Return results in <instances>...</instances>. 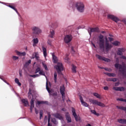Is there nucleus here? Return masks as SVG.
Returning a JSON list of instances; mask_svg holds the SVG:
<instances>
[{"label":"nucleus","instance_id":"1","mask_svg":"<svg viewBox=\"0 0 126 126\" xmlns=\"http://www.w3.org/2000/svg\"><path fill=\"white\" fill-rule=\"evenodd\" d=\"M105 43L104 40V35L100 34L98 37L97 43L99 45L100 49L103 50V51L105 49L106 52H109L113 48V45L109 43V40H108L107 37H105Z\"/></svg>","mask_w":126,"mask_h":126},{"label":"nucleus","instance_id":"2","mask_svg":"<svg viewBox=\"0 0 126 126\" xmlns=\"http://www.w3.org/2000/svg\"><path fill=\"white\" fill-rule=\"evenodd\" d=\"M120 60L119 58H117L116 60V63L115 64V67L116 68H119V72L122 73L123 76H126V64H123V65H122L121 64L119 63Z\"/></svg>","mask_w":126,"mask_h":126},{"label":"nucleus","instance_id":"3","mask_svg":"<svg viewBox=\"0 0 126 126\" xmlns=\"http://www.w3.org/2000/svg\"><path fill=\"white\" fill-rule=\"evenodd\" d=\"M55 68L57 70V72L59 75H63V73H62V71L63 70V63H58L55 66Z\"/></svg>","mask_w":126,"mask_h":126},{"label":"nucleus","instance_id":"4","mask_svg":"<svg viewBox=\"0 0 126 126\" xmlns=\"http://www.w3.org/2000/svg\"><path fill=\"white\" fill-rule=\"evenodd\" d=\"M75 6L80 12L84 11V4L83 3L77 2L75 4Z\"/></svg>","mask_w":126,"mask_h":126},{"label":"nucleus","instance_id":"5","mask_svg":"<svg viewBox=\"0 0 126 126\" xmlns=\"http://www.w3.org/2000/svg\"><path fill=\"white\" fill-rule=\"evenodd\" d=\"M89 101L90 102V103H92V104H94V105H97V106H99V107H102V108H104V107L105 106L104 103L98 101V100L90 99Z\"/></svg>","mask_w":126,"mask_h":126},{"label":"nucleus","instance_id":"6","mask_svg":"<svg viewBox=\"0 0 126 126\" xmlns=\"http://www.w3.org/2000/svg\"><path fill=\"white\" fill-rule=\"evenodd\" d=\"M71 40H72V35H71V34H67L65 35L64 37V43L68 44V43H70V42H71Z\"/></svg>","mask_w":126,"mask_h":126},{"label":"nucleus","instance_id":"7","mask_svg":"<svg viewBox=\"0 0 126 126\" xmlns=\"http://www.w3.org/2000/svg\"><path fill=\"white\" fill-rule=\"evenodd\" d=\"M96 57L99 60V61H103L104 62H106L107 63H110V62H111V60L104 57H102L98 54L96 55Z\"/></svg>","mask_w":126,"mask_h":126},{"label":"nucleus","instance_id":"8","mask_svg":"<svg viewBox=\"0 0 126 126\" xmlns=\"http://www.w3.org/2000/svg\"><path fill=\"white\" fill-rule=\"evenodd\" d=\"M32 31L33 34H40V33H41V30H40V29H39V28L37 27H32Z\"/></svg>","mask_w":126,"mask_h":126},{"label":"nucleus","instance_id":"9","mask_svg":"<svg viewBox=\"0 0 126 126\" xmlns=\"http://www.w3.org/2000/svg\"><path fill=\"white\" fill-rule=\"evenodd\" d=\"M107 18L108 19H111L113 21H115V22H116V23H117L118 21L120 20L119 18H118L117 17L111 14H109L107 15Z\"/></svg>","mask_w":126,"mask_h":126},{"label":"nucleus","instance_id":"10","mask_svg":"<svg viewBox=\"0 0 126 126\" xmlns=\"http://www.w3.org/2000/svg\"><path fill=\"white\" fill-rule=\"evenodd\" d=\"M72 113L73 116H74V118H75L76 122H78L80 120V119L78 118L77 114H76V112H75V109L73 107H72Z\"/></svg>","mask_w":126,"mask_h":126},{"label":"nucleus","instance_id":"11","mask_svg":"<svg viewBox=\"0 0 126 126\" xmlns=\"http://www.w3.org/2000/svg\"><path fill=\"white\" fill-rule=\"evenodd\" d=\"M125 52H126V48H118L117 51V55H118V56H123V53H125Z\"/></svg>","mask_w":126,"mask_h":126},{"label":"nucleus","instance_id":"12","mask_svg":"<svg viewBox=\"0 0 126 126\" xmlns=\"http://www.w3.org/2000/svg\"><path fill=\"white\" fill-rule=\"evenodd\" d=\"M65 117L68 123H71V117H70L69 113L66 112Z\"/></svg>","mask_w":126,"mask_h":126},{"label":"nucleus","instance_id":"13","mask_svg":"<svg viewBox=\"0 0 126 126\" xmlns=\"http://www.w3.org/2000/svg\"><path fill=\"white\" fill-rule=\"evenodd\" d=\"M113 89L115 91H125V88L124 87H114L113 88Z\"/></svg>","mask_w":126,"mask_h":126},{"label":"nucleus","instance_id":"14","mask_svg":"<svg viewBox=\"0 0 126 126\" xmlns=\"http://www.w3.org/2000/svg\"><path fill=\"white\" fill-rule=\"evenodd\" d=\"M91 32H99V28H90V32H89V34L90 36H91Z\"/></svg>","mask_w":126,"mask_h":126},{"label":"nucleus","instance_id":"15","mask_svg":"<svg viewBox=\"0 0 126 126\" xmlns=\"http://www.w3.org/2000/svg\"><path fill=\"white\" fill-rule=\"evenodd\" d=\"M80 100L81 102L82 105H83V106H84V107H88L89 106V105H88L87 103H86V102L84 101V100H83L82 96H80Z\"/></svg>","mask_w":126,"mask_h":126},{"label":"nucleus","instance_id":"16","mask_svg":"<svg viewBox=\"0 0 126 126\" xmlns=\"http://www.w3.org/2000/svg\"><path fill=\"white\" fill-rule=\"evenodd\" d=\"M52 56L53 63H58L59 61V59H58V57L55 56V53H52Z\"/></svg>","mask_w":126,"mask_h":126},{"label":"nucleus","instance_id":"17","mask_svg":"<svg viewBox=\"0 0 126 126\" xmlns=\"http://www.w3.org/2000/svg\"><path fill=\"white\" fill-rule=\"evenodd\" d=\"M53 117H55L56 119H59V120H63V118L62 115L59 113L53 114Z\"/></svg>","mask_w":126,"mask_h":126},{"label":"nucleus","instance_id":"18","mask_svg":"<svg viewBox=\"0 0 126 126\" xmlns=\"http://www.w3.org/2000/svg\"><path fill=\"white\" fill-rule=\"evenodd\" d=\"M33 108H34V99L32 98L31 100V106L30 108L31 113H32Z\"/></svg>","mask_w":126,"mask_h":126},{"label":"nucleus","instance_id":"19","mask_svg":"<svg viewBox=\"0 0 126 126\" xmlns=\"http://www.w3.org/2000/svg\"><path fill=\"white\" fill-rule=\"evenodd\" d=\"M118 122L122 125H126V119H118Z\"/></svg>","mask_w":126,"mask_h":126},{"label":"nucleus","instance_id":"20","mask_svg":"<svg viewBox=\"0 0 126 126\" xmlns=\"http://www.w3.org/2000/svg\"><path fill=\"white\" fill-rule=\"evenodd\" d=\"M21 102L23 104H24L25 107H27V106L29 105L28 100H27V99H22Z\"/></svg>","mask_w":126,"mask_h":126},{"label":"nucleus","instance_id":"21","mask_svg":"<svg viewBox=\"0 0 126 126\" xmlns=\"http://www.w3.org/2000/svg\"><path fill=\"white\" fill-rule=\"evenodd\" d=\"M16 54H17V55L18 56H26V53H25V52H20L18 51H16Z\"/></svg>","mask_w":126,"mask_h":126},{"label":"nucleus","instance_id":"22","mask_svg":"<svg viewBox=\"0 0 126 126\" xmlns=\"http://www.w3.org/2000/svg\"><path fill=\"white\" fill-rule=\"evenodd\" d=\"M33 46L35 47L36 46V45H37V44H38V43H39V39H38V38H34L33 39Z\"/></svg>","mask_w":126,"mask_h":126},{"label":"nucleus","instance_id":"23","mask_svg":"<svg viewBox=\"0 0 126 126\" xmlns=\"http://www.w3.org/2000/svg\"><path fill=\"white\" fill-rule=\"evenodd\" d=\"M42 50L43 52V56L44 58L47 57V48H45L44 46H42Z\"/></svg>","mask_w":126,"mask_h":126},{"label":"nucleus","instance_id":"24","mask_svg":"<svg viewBox=\"0 0 126 126\" xmlns=\"http://www.w3.org/2000/svg\"><path fill=\"white\" fill-rule=\"evenodd\" d=\"M50 34L49 35V37L50 38H54V35H55V31L53 30H51L50 32Z\"/></svg>","mask_w":126,"mask_h":126},{"label":"nucleus","instance_id":"25","mask_svg":"<svg viewBox=\"0 0 126 126\" xmlns=\"http://www.w3.org/2000/svg\"><path fill=\"white\" fill-rule=\"evenodd\" d=\"M64 91H65V88H64V86H63L60 87V93L61 94L64 93Z\"/></svg>","mask_w":126,"mask_h":126},{"label":"nucleus","instance_id":"26","mask_svg":"<svg viewBox=\"0 0 126 126\" xmlns=\"http://www.w3.org/2000/svg\"><path fill=\"white\" fill-rule=\"evenodd\" d=\"M72 72H74V73H76V66L74 65V64L72 65Z\"/></svg>","mask_w":126,"mask_h":126},{"label":"nucleus","instance_id":"27","mask_svg":"<svg viewBox=\"0 0 126 126\" xmlns=\"http://www.w3.org/2000/svg\"><path fill=\"white\" fill-rule=\"evenodd\" d=\"M93 95H94L95 97H96V98H98V99H101V95H100V94H99L98 93H94L93 94Z\"/></svg>","mask_w":126,"mask_h":126},{"label":"nucleus","instance_id":"28","mask_svg":"<svg viewBox=\"0 0 126 126\" xmlns=\"http://www.w3.org/2000/svg\"><path fill=\"white\" fill-rule=\"evenodd\" d=\"M106 74L108 76H112V77H115V76H116V74L114 73H107Z\"/></svg>","mask_w":126,"mask_h":126},{"label":"nucleus","instance_id":"29","mask_svg":"<svg viewBox=\"0 0 126 126\" xmlns=\"http://www.w3.org/2000/svg\"><path fill=\"white\" fill-rule=\"evenodd\" d=\"M15 83H17V84H18L19 86H21V84L20 83V82H19V79H18V78H16L15 79Z\"/></svg>","mask_w":126,"mask_h":126},{"label":"nucleus","instance_id":"30","mask_svg":"<svg viewBox=\"0 0 126 126\" xmlns=\"http://www.w3.org/2000/svg\"><path fill=\"white\" fill-rule=\"evenodd\" d=\"M48 102L47 101H37V105H41V104H47Z\"/></svg>","mask_w":126,"mask_h":126},{"label":"nucleus","instance_id":"31","mask_svg":"<svg viewBox=\"0 0 126 126\" xmlns=\"http://www.w3.org/2000/svg\"><path fill=\"white\" fill-rule=\"evenodd\" d=\"M112 45H114V46H119V45H120V42L118 41H114L112 43Z\"/></svg>","mask_w":126,"mask_h":126},{"label":"nucleus","instance_id":"32","mask_svg":"<svg viewBox=\"0 0 126 126\" xmlns=\"http://www.w3.org/2000/svg\"><path fill=\"white\" fill-rule=\"evenodd\" d=\"M9 7H10V8H12V9L15 10V11H16V12H18L17 9L14 7V5H9Z\"/></svg>","mask_w":126,"mask_h":126},{"label":"nucleus","instance_id":"33","mask_svg":"<svg viewBox=\"0 0 126 126\" xmlns=\"http://www.w3.org/2000/svg\"><path fill=\"white\" fill-rule=\"evenodd\" d=\"M39 74H40V75H43L44 76H46L45 75V72L43 71V70L40 71Z\"/></svg>","mask_w":126,"mask_h":126},{"label":"nucleus","instance_id":"34","mask_svg":"<svg viewBox=\"0 0 126 126\" xmlns=\"http://www.w3.org/2000/svg\"><path fill=\"white\" fill-rule=\"evenodd\" d=\"M54 81L56 83L57 82V77L58 76V75L57 74V72H55L54 73Z\"/></svg>","mask_w":126,"mask_h":126},{"label":"nucleus","instance_id":"35","mask_svg":"<svg viewBox=\"0 0 126 126\" xmlns=\"http://www.w3.org/2000/svg\"><path fill=\"white\" fill-rule=\"evenodd\" d=\"M40 71H41V68L38 67L35 71V73H38V72H39Z\"/></svg>","mask_w":126,"mask_h":126},{"label":"nucleus","instance_id":"36","mask_svg":"<svg viewBox=\"0 0 126 126\" xmlns=\"http://www.w3.org/2000/svg\"><path fill=\"white\" fill-rule=\"evenodd\" d=\"M52 42H53V40L51 39H48V41H47V43L48 44V45H49L50 46H52Z\"/></svg>","mask_w":126,"mask_h":126},{"label":"nucleus","instance_id":"37","mask_svg":"<svg viewBox=\"0 0 126 126\" xmlns=\"http://www.w3.org/2000/svg\"><path fill=\"white\" fill-rule=\"evenodd\" d=\"M35 58L37 61L39 60V59H40V57H39V54H38L37 53H35Z\"/></svg>","mask_w":126,"mask_h":126},{"label":"nucleus","instance_id":"38","mask_svg":"<svg viewBox=\"0 0 126 126\" xmlns=\"http://www.w3.org/2000/svg\"><path fill=\"white\" fill-rule=\"evenodd\" d=\"M39 76H40V75H39V74H35V75H31V77H33V78H35L36 77H39Z\"/></svg>","mask_w":126,"mask_h":126},{"label":"nucleus","instance_id":"39","mask_svg":"<svg viewBox=\"0 0 126 126\" xmlns=\"http://www.w3.org/2000/svg\"><path fill=\"white\" fill-rule=\"evenodd\" d=\"M46 90H47L48 93H51V91L50 90V88L48 86V83H46Z\"/></svg>","mask_w":126,"mask_h":126},{"label":"nucleus","instance_id":"40","mask_svg":"<svg viewBox=\"0 0 126 126\" xmlns=\"http://www.w3.org/2000/svg\"><path fill=\"white\" fill-rule=\"evenodd\" d=\"M12 58L13 61H16L17 60H18V59H19L18 57L15 56H13Z\"/></svg>","mask_w":126,"mask_h":126},{"label":"nucleus","instance_id":"41","mask_svg":"<svg viewBox=\"0 0 126 126\" xmlns=\"http://www.w3.org/2000/svg\"><path fill=\"white\" fill-rule=\"evenodd\" d=\"M43 67H44L45 70H48V67H47V65L46 64L43 63H42Z\"/></svg>","mask_w":126,"mask_h":126},{"label":"nucleus","instance_id":"42","mask_svg":"<svg viewBox=\"0 0 126 126\" xmlns=\"http://www.w3.org/2000/svg\"><path fill=\"white\" fill-rule=\"evenodd\" d=\"M51 122L53 123V124H56L57 123V120H56L55 118H52L51 119Z\"/></svg>","mask_w":126,"mask_h":126},{"label":"nucleus","instance_id":"43","mask_svg":"<svg viewBox=\"0 0 126 126\" xmlns=\"http://www.w3.org/2000/svg\"><path fill=\"white\" fill-rule=\"evenodd\" d=\"M65 93L61 94L62 99H64L65 98Z\"/></svg>","mask_w":126,"mask_h":126},{"label":"nucleus","instance_id":"44","mask_svg":"<svg viewBox=\"0 0 126 126\" xmlns=\"http://www.w3.org/2000/svg\"><path fill=\"white\" fill-rule=\"evenodd\" d=\"M42 118H43V112H42V111H41L40 112V117H39L40 120H41V119H42Z\"/></svg>","mask_w":126,"mask_h":126},{"label":"nucleus","instance_id":"45","mask_svg":"<svg viewBox=\"0 0 126 126\" xmlns=\"http://www.w3.org/2000/svg\"><path fill=\"white\" fill-rule=\"evenodd\" d=\"M28 94H32V89H29V92Z\"/></svg>","mask_w":126,"mask_h":126},{"label":"nucleus","instance_id":"46","mask_svg":"<svg viewBox=\"0 0 126 126\" xmlns=\"http://www.w3.org/2000/svg\"><path fill=\"white\" fill-rule=\"evenodd\" d=\"M117 101H121V102H124V100H125V99H124V98H117Z\"/></svg>","mask_w":126,"mask_h":126},{"label":"nucleus","instance_id":"47","mask_svg":"<svg viewBox=\"0 0 126 126\" xmlns=\"http://www.w3.org/2000/svg\"><path fill=\"white\" fill-rule=\"evenodd\" d=\"M104 69L107 71H112V69L108 68H104Z\"/></svg>","mask_w":126,"mask_h":126},{"label":"nucleus","instance_id":"48","mask_svg":"<svg viewBox=\"0 0 126 126\" xmlns=\"http://www.w3.org/2000/svg\"><path fill=\"white\" fill-rule=\"evenodd\" d=\"M28 65H29V64H28V63H26L24 64L25 67H28Z\"/></svg>","mask_w":126,"mask_h":126},{"label":"nucleus","instance_id":"49","mask_svg":"<svg viewBox=\"0 0 126 126\" xmlns=\"http://www.w3.org/2000/svg\"><path fill=\"white\" fill-rule=\"evenodd\" d=\"M51 121V115L48 116V123H50V121Z\"/></svg>","mask_w":126,"mask_h":126},{"label":"nucleus","instance_id":"50","mask_svg":"<svg viewBox=\"0 0 126 126\" xmlns=\"http://www.w3.org/2000/svg\"><path fill=\"white\" fill-rule=\"evenodd\" d=\"M108 39L110 42H112V41H114V38L113 37H108Z\"/></svg>","mask_w":126,"mask_h":126},{"label":"nucleus","instance_id":"51","mask_svg":"<svg viewBox=\"0 0 126 126\" xmlns=\"http://www.w3.org/2000/svg\"><path fill=\"white\" fill-rule=\"evenodd\" d=\"M0 79H1V80H2L4 82H5V83H7V82H6V81L4 79H3V78H1L0 77Z\"/></svg>","mask_w":126,"mask_h":126},{"label":"nucleus","instance_id":"52","mask_svg":"<svg viewBox=\"0 0 126 126\" xmlns=\"http://www.w3.org/2000/svg\"><path fill=\"white\" fill-rule=\"evenodd\" d=\"M91 112L92 114H94V115H95L96 114V111L95 110H91Z\"/></svg>","mask_w":126,"mask_h":126},{"label":"nucleus","instance_id":"53","mask_svg":"<svg viewBox=\"0 0 126 126\" xmlns=\"http://www.w3.org/2000/svg\"><path fill=\"white\" fill-rule=\"evenodd\" d=\"M117 79L116 78H112V81H113V82H116V81H117Z\"/></svg>","mask_w":126,"mask_h":126},{"label":"nucleus","instance_id":"54","mask_svg":"<svg viewBox=\"0 0 126 126\" xmlns=\"http://www.w3.org/2000/svg\"><path fill=\"white\" fill-rule=\"evenodd\" d=\"M121 59H123V60H126V57L125 56H122L121 57Z\"/></svg>","mask_w":126,"mask_h":126},{"label":"nucleus","instance_id":"55","mask_svg":"<svg viewBox=\"0 0 126 126\" xmlns=\"http://www.w3.org/2000/svg\"><path fill=\"white\" fill-rule=\"evenodd\" d=\"M71 51H72V52H73L74 53L75 52V51H74V47H73V46H72V47H71Z\"/></svg>","mask_w":126,"mask_h":126},{"label":"nucleus","instance_id":"56","mask_svg":"<svg viewBox=\"0 0 126 126\" xmlns=\"http://www.w3.org/2000/svg\"><path fill=\"white\" fill-rule=\"evenodd\" d=\"M103 89H104V90H108L109 89V87H107V86L104 87V88H103Z\"/></svg>","mask_w":126,"mask_h":126},{"label":"nucleus","instance_id":"57","mask_svg":"<svg viewBox=\"0 0 126 126\" xmlns=\"http://www.w3.org/2000/svg\"><path fill=\"white\" fill-rule=\"evenodd\" d=\"M119 85H120V82H119L115 83V86H119Z\"/></svg>","mask_w":126,"mask_h":126},{"label":"nucleus","instance_id":"58","mask_svg":"<svg viewBox=\"0 0 126 126\" xmlns=\"http://www.w3.org/2000/svg\"><path fill=\"white\" fill-rule=\"evenodd\" d=\"M29 99H31L32 94H28Z\"/></svg>","mask_w":126,"mask_h":126},{"label":"nucleus","instance_id":"59","mask_svg":"<svg viewBox=\"0 0 126 126\" xmlns=\"http://www.w3.org/2000/svg\"><path fill=\"white\" fill-rule=\"evenodd\" d=\"M31 62H32L31 60H30L27 63H28V64H29L30 63H31Z\"/></svg>","mask_w":126,"mask_h":126},{"label":"nucleus","instance_id":"60","mask_svg":"<svg viewBox=\"0 0 126 126\" xmlns=\"http://www.w3.org/2000/svg\"><path fill=\"white\" fill-rule=\"evenodd\" d=\"M65 60H66V61H68V57L67 55L66 56Z\"/></svg>","mask_w":126,"mask_h":126},{"label":"nucleus","instance_id":"61","mask_svg":"<svg viewBox=\"0 0 126 126\" xmlns=\"http://www.w3.org/2000/svg\"><path fill=\"white\" fill-rule=\"evenodd\" d=\"M35 114H36V115H37V114H38V110H37V109H35Z\"/></svg>","mask_w":126,"mask_h":126},{"label":"nucleus","instance_id":"62","mask_svg":"<svg viewBox=\"0 0 126 126\" xmlns=\"http://www.w3.org/2000/svg\"><path fill=\"white\" fill-rule=\"evenodd\" d=\"M109 81H113V78H109L108 79Z\"/></svg>","mask_w":126,"mask_h":126},{"label":"nucleus","instance_id":"63","mask_svg":"<svg viewBox=\"0 0 126 126\" xmlns=\"http://www.w3.org/2000/svg\"><path fill=\"white\" fill-rule=\"evenodd\" d=\"M20 76H22V73L21 72H19Z\"/></svg>","mask_w":126,"mask_h":126},{"label":"nucleus","instance_id":"64","mask_svg":"<svg viewBox=\"0 0 126 126\" xmlns=\"http://www.w3.org/2000/svg\"><path fill=\"white\" fill-rule=\"evenodd\" d=\"M86 126H91V125L90 124H88Z\"/></svg>","mask_w":126,"mask_h":126}]
</instances>
